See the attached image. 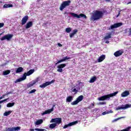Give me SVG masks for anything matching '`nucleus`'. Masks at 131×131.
Wrapping results in <instances>:
<instances>
[{"mask_svg":"<svg viewBox=\"0 0 131 131\" xmlns=\"http://www.w3.org/2000/svg\"><path fill=\"white\" fill-rule=\"evenodd\" d=\"M104 13L103 11L96 10L92 14L91 17V20L92 21H96V20H100L103 18Z\"/></svg>","mask_w":131,"mask_h":131,"instance_id":"1","label":"nucleus"},{"mask_svg":"<svg viewBox=\"0 0 131 131\" xmlns=\"http://www.w3.org/2000/svg\"><path fill=\"white\" fill-rule=\"evenodd\" d=\"M34 72V70L32 69L29 71L27 73H25L21 78H19L15 81V83H18V82H21V81H23V80H25L26 79L27 76H29V75H31Z\"/></svg>","mask_w":131,"mask_h":131,"instance_id":"2","label":"nucleus"},{"mask_svg":"<svg viewBox=\"0 0 131 131\" xmlns=\"http://www.w3.org/2000/svg\"><path fill=\"white\" fill-rule=\"evenodd\" d=\"M118 94V91H116L114 93H112L111 94L102 96L101 97L98 98V101H109L110 100V98H112V97H115Z\"/></svg>","mask_w":131,"mask_h":131,"instance_id":"3","label":"nucleus"},{"mask_svg":"<svg viewBox=\"0 0 131 131\" xmlns=\"http://www.w3.org/2000/svg\"><path fill=\"white\" fill-rule=\"evenodd\" d=\"M71 3V1H67L62 2L59 8V9L60 10V11H63V10H64V9L66 8V7H68V6H69V5H70Z\"/></svg>","mask_w":131,"mask_h":131,"instance_id":"4","label":"nucleus"},{"mask_svg":"<svg viewBox=\"0 0 131 131\" xmlns=\"http://www.w3.org/2000/svg\"><path fill=\"white\" fill-rule=\"evenodd\" d=\"M70 15L73 16V17H74V18H84L85 19H86V15L81 13L80 15H78L76 13L70 12Z\"/></svg>","mask_w":131,"mask_h":131,"instance_id":"5","label":"nucleus"},{"mask_svg":"<svg viewBox=\"0 0 131 131\" xmlns=\"http://www.w3.org/2000/svg\"><path fill=\"white\" fill-rule=\"evenodd\" d=\"M131 107V104H126L125 105H122L121 106H118L116 110H121L122 109L123 110H125V109H127V108H130Z\"/></svg>","mask_w":131,"mask_h":131,"instance_id":"6","label":"nucleus"},{"mask_svg":"<svg viewBox=\"0 0 131 131\" xmlns=\"http://www.w3.org/2000/svg\"><path fill=\"white\" fill-rule=\"evenodd\" d=\"M13 34H8L4 36L2 38H1V40H5L6 39L7 40H11V38L13 37Z\"/></svg>","mask_w":131,"mask_h":131,"instance_id":"7","label":"nucleus"},{"mask_svg":"<svg viewBox=\"0 0 131 131\" xmlns=\"http://www.w3.org/2000/svg\"><path fill=\"white\" fill-rule=\"evenodd\" d=\"M54 82H55V80H52L51 81H50V82H46L45 83L40 85L39 88H41V89H43L46 86H48V85H50V84H52V83H54Z\"/></svg>","mask_w":131,"mask_h":131,"instance_id":"8","label":"nucleus"},{"mask_svg":"<svg viewBox=\"0 0 131 131\" xmlns=\"http://www.w3.org/2000/svg\"><path fill=\"white\" fill-rule=\"evenodd\" d=\"M51 123H53V122H55L54 123H57L58 124H60V123H61L62 122V119L61 118H56L55 119H52L51 121H50Z\"/></svg>","mask_w":131,"mask_h":131,"instance_id":"9","label":"nucleus"},{"mask_svg":"<svg viewBox=\"0 0 131 131\" xmlns=\"http://www.w3.org/2000/svg\"><path fill=\"white\" fill-rule=\"evenodd\" d=\"M20 127H7L5 131H18L20 130Z\"/></svg>","mask_w":131,"mask_h":131,"instance_id":"10","label":"nucleus"},{"mask_svg":"<svg viewBox=\"0 0 131 131\" xmlns=\"http://www.w3.org/2000/svg\"><path fill=\"white\" fill-rule=\"evenodd\" d=\"M120 26H122V23L114 24V25H112L111 28H110L108 29L109 30H110V29H114V28H117L118 27H120Z\"/></svg>","mask_w":131,"mask_h":131,"instance_id":"11","label":"nucleus"},{"mask_svg":"<svg viewBox=\"0 0 131 131\" xmlns=\"http://www.w3.org/2000/svg\"><path fill=\"white\" fill-rule=\"evenodd\" d=\"M64 67H66V64L65 63L60 64L58 65L57 67V68H58L57 69L58 72H63L62 68H64Z\"/></svg>","mask_w":131,"mask_h":131,"instance_id":"12","label":"nucleus"},{"mask_svg":"<svg viewBox=\"0 0 131 131\" xmlns=\"http://www.w3.org/2000/svg\"><path fill=\"white\" fill-rule=\"evenodd\" d=\"M78 123V121H75L74 122H72L68 124L65 125L63 127V128H67V127H69V126H72V125H75V124H77Z\"/></svg>","mask_w":131,"mask_h":131,"instance_id":"13","label":"nucleus"},{"mask_svg":"<svg viewBox=\"0 0 131 131\" xmlns=\"http://www.w3.org/2000/svg\"><path fill=\"white\" fill-rule=\"evenodd\" d=\"M54 107H55V105H53V107L51 109L45 111V112L42 113L41 115H45V114H50V113L54 111Z\"/></svg>","mask_w":131,"mask_h":131,"instance_id":"14","label":"nucleus"},{"mask_svg":"<svg viewBox=\"0 0 131 131\" xmlns=\"http://www.w3.org/2000/svg\"><path fill=\"white\" fill-rule=\"evenodd\" d=\"M27 21H28V16L26 15L21 19V25H25Z\"/></svg>","mask_w":131,"mask_h":131,"instance_id":"15","label":"nucleus"},{"mask_svg":"<svg viewBox=\"0 0 131 131\" xmlns=\"http://www.w3.org/2000/svg\"><path fill=\"white\" fill-rule=\"evenodd\" d=\"M69 59H71V58L70 57H68L67 56L65 57H63V59H61L60 60H58L55 63V64L57 65V64H60V63H62V62H65V61H66V60H69Z\"/></svg>","mask_w":131,"mask_h":131,"instance_id":"16","label":"nucleus"},{"mask_svg":"<svg viewBox=\"0 0 131 131\" xmlns=\"http://www.w3.org/2000/svg\"><path fill=\"white\" fill-rule=\"evenodd\" d=\"M123 54V51L122 50H119L114 53V55L115 57H119Z\"/></svg>","mask_w":131,"mask_h":131,"instance_id":"17","label":"nucleus"},{"mask_svg":"<svg viewBox=\"0 0 131 131\" xmlns=\"http://www.w3.org/2000/svg\"><path fill=\"white\" fill-rule=\"evenodd\" d=\"M32 25H33V23H32V21L28 22L25 26L26 29H28V28H30V27H32Z\"/></svg>","mask_w":131,"mask_h":131,"instance_id":"18","label":"nucleus"},{"mask_svg":"<svg viewBox=\"0 0 131 131\" xmlns=\"http://www.w3.org/2000/svg\"><path fill=\"white\" fill-rule=\"evenodd\" d=\"M121 97L124 98V97H127L129 96V91H125L121 94Z\"/></svg>","mask_w":131,"mask_h":131,"instance_id":"19","label":"nucleus"},{"mask_svg":"<svg viewBox=\"0 0 131 131\" xmlns=\"http://www.w3.org/2000/svg\"><path fill=\"white\" fill-rule=\"evenodd\" d=\"M105 58H106V56L105 55H101L98 59V63H101V62H102V61H104L105 60Z\"/></svg>","mask_w":131,"mask_h":131,"instance_id":"20","label":"nucleus"},{"mask_svg":"<svg viewBox=\"0 0 131 131\" xmlns=\"http://www.w3.org/2000/svg\"><path fill=\"white\" fill-rule=\"evenodd\" d=\"M78 31L77 30V29H75V30H74L73 31V33H71L70 34V37L71 38H72V37L73 36H74V35H75V34H76V33H77V32H78Z\"/></svg>","mask_w":131,"mask_h":131,"instance_id":"21","label":"nucleus"},{"mask_svg":"<svg viewBox=\"0 0 131 131\" xmlns=\"http://www.w3.org/2000/svg\"><path fill=\"white\" fill-rule=\"evenodd\" d=\"M36 82H37V81L36 80L32 81L30 83L28 84V88H31V86H32L34 84H35Z\"/></svg>","mask_w":131,"mask_h":131,"instance_id":"22","label":"nucleus"},{"mask_svg":"<svg viewBox=\"0 0 131 131\" xmlns=\"http://www.w3.org/2000/svg\"><path fill=\"white\" fill-rule=\"evenodd\" d=\"M43 122V120H42V119H40L36 121L35 124H36V125H39V124H41Z\"/></svg>","mask_w":131,"mask_h":131,"instance_id":"23","label":"nucleus"},{"mask_svg":"<svg viewBox=\"0 0 131 131\" xmlns=\"http://www.w3.org/2000/svg\"><path fill=\"white\" fill-rule=\"evenodd\" d=\"M112 34L111 33H107L106 35L104 37V39H109V38H111Z\"/></svg>","mask_w":131,"mask_h":131,"instance_id":"24","label":"nucleus"},{"mask_svg":"<svg viewBox=\"0 0 131 131\" xmlns=\"http://www.w3.org/2000/svg\"><path fill=\"white\" fill-rule=\"evenodd\" d=\"M13 7V5L12 4H5L3 6V8L5 9H8V8H12Z\"/></svg>","mask_w":131,"mask_h":131,"instance_id":"25","label":"nucleus"},{"mask_svg":"<svg viewBox=\"0 0 131 131\" xmlns=\"http://www.w3.org/2000/svg\"><path fill=\"white\" fill-rule=\"evenodd\" d=\"M78 101V103H79V102H81V101H82V100H83V96L81 95L79 96L76 99Z\"/></svg>","mask_w":131,"mask_h":131,"instance_id":"26","label":"nucleus"},{"mask_svg":"<svg viewBox=\"0 0 131 131\" xmlns=\"http://www.w3.org/2000/svg\"><path fill=\"white\" fill-rule=\"evenodd\" d=\"M23 71V68L19 67L16 70V73H20V72H22Z\"/></svg>","mask_w":131,"mask_h":131,"instance_id":"27","label":"nucleus"},{"mask_svg":"<svg viewBox=\"0 0 131 131\" xmlns=\"http://www.w3.org/2000/svg\"><path fill=\"white\" fill-rule=\"evenodd\" d=\"M57 126V123H52L49 126V128H51L52 129L53 128H55V127H56Z\"/></svg>","mask_w":131,"mask_h":131,"instance_id":"28","label":"nucleus"},{"mask_svg":"<svg viewBox=\"0 0 131 131\" xmlns=\"http://www.w3.org/2000/svg\"><path fill=\"white\" fill-rule=\"evenodd\" d=\"M72 100H73V97H72V96H68L67 98L66 101L67 102H69V103H70V102H71Z\"/></svg>","mask_w":131,"mask_h":131,"instance_id":"29","label":"nucleus"},{"mask_svg":"<svg viewBox=\"0 0 131 131\" xmlns=\"http://www.w3.org/2000/svg\"><path fill=\"white\" fill-rule=\"evenodd\" d=\"M96 79H97V78L96 77H93L91 78L89 82H90V83H93V82H95V81H96Z\"/></svg>","mask_w":131,"mask_h":131,"instance_id":"30","label":"nucleus"},{"mask_svg":"<svg viewBox=\"0 0 131 131\" xmlns=\"http://www.w3.org/2000/svg\"><path fill=\"white\" fill-rule=\"evenodd\" d=\"M11 113H12V111H9L8 112H5L4 113V116H9V115H10V114H11Z\"/></svg>","mask_w":131,"mask_h":131,"instance_id":"31","label":"nucleus"},{"mask_svg":"<svg viewBox=\"0 0 131 131\" xmlns=\"http://www.w3.org/2000/svg\"><path fill=\"white\" fill-rule=\"evenodd\" d=\"M10 73H11V71L7 70V71H3V75H8V74H10Z\"/></svg>","mask_w":131,"mask_h":131,"instance_id":"32","label":"nucleus"},{"mask_svg":"<svg viewBox=\"0 0 131 131\" xmlns=\"http://www.w3.org/2000/svg\"><path fill=\"white\" fill-rule=\"evenodd\" d=\"M14 105H15L14 102H12V103L9 102L8 104H7V107H8V108H10V107H13Z\"/></svg>","mask_w":131,"mask_h":131,"instance_id":"33","label":"nucleus"},{"mask_svg":"<svg viewBox=\"0 0 131 131\" xmlns=\"http://www.w3.org/2000/svg\"><path fill=\"white\" fill-rule=\"evenodd\" d=\"M110 113H113V112L112 110L107 112H104L102 113V115H106V114H109Z\"/></svg>","mask_w":131,"mask_h":131,"instance_id":"34","label":"nucleus"},{"mask_svg":"<svg viewBox=\"0 0 131 131\" xmlns=\"http://www.w3.org/2000/svg\"><path fill=\"white\" fill-rule=\"evenodd\" d=\"M71 30H72L71 28H67L66 29V32H67V33H69L71 32Z\"/></svg>","mask_w":131,"mask_h":131,"instance_id":"35","label":"nucleus"},{"mask_svg":"<svg viewBox=\"0 0 131 131\" xmlns=\"http://www.w3.org/2000/svg\"><path fill=\"white\" fill-rule=\"evenodd\" d=\"M78 103H79L78 101L76 100L72 102L71 104V105H77Z\"/></svg>","mask_w":131,"mask_h":131,"instance_id":"36","label":"nucleus"},{"mask_svg":"<svg viewBox=\"0 0 131 131\" xmlns=\"http://www.w3.org/2000/svg\"><path fill=\"white\" fill-rule=\"evenodd\" d=\"M36 92V90L33 89L29 92V94H34V93H35Z\"/></svg>","mask_w":131,"mask_h":131,"instance_id":"37","label":"nucleus"},{"mask_svg":"<svg viewBox=\"0 0 131 131\" xmlns=\"http://www.w3.org/2000/svg\"><path fill=\"white\" fill-rule=\"evenodd\" d=\"M35 130L36 131H45V129L35 128Z\"/></svg>","mask_w":131,"mask_h":131,"instance_id":"38","label":"nucleus"},{"mask_svg":"<svg viewBox=\"0 0 131 131\" xmlns=\"http://www.w3.org/2000/svg\"><path fill=\"white\" fill-rule=\"evenodd\" d=\"M5 26V24L3 23H0V28H2V27H4Z\"/></svg>","mask_w":131,"mask_h":131,"instance_id":"39","label":"nucleus"},{"mask_svg":"<svg viewBox=\"0 0 131 131\" xmlns=\"http://www.w3.org/2000/svg\"><path fill=\"white\" fill-rule=\"evenodd\" d=\"M105 104H106V102H100L99 103V105H105Z\"/></svg>","mask_w":131,"mask_h":131,"instance_id":"40","label":"nucleus"},{"mask_svg":"<svg viewBox=\"0 0 131 131\" xmlns=\"http://www.w3.org/2000/svg\"><path fill=\"white\" fill-rule=\"evenodd\" d=\"M121 118H125V117H123L121 118H118L114 120V121H117V120H119V119H121Z\"/></svg>","mask_w":131,"mask_h":131,"instance_id":"41","label":"nucleus"},{"mask_svg":"<svg viewBox=\"0 0 131 131\" xmlns=\"http://www.w3.org/2000/svg\"><path fill=\"white\" fill-rule=\"evenodd\" d=\"M72 92H73L74 93H77L78 91L77 90H76V89L74 88L72 89Z\"/></svg>","mask_w":131,"mask_h":131,"instance_id":"42","label":"nucleus"},{"mask_svg":"<svg viewBox=\"0 0 131 131\" xmlns=\"http://www.w3.org/2000/svg\"><path fill=\"white\" fill-rule=\"evenodd\" d=\"M13 94V92H7V93H6V95H10V94Z\"/></svg>","mask_w":131,"mask_h":131,"instance_id":"43","label":"nucleus"},{"mask_svg":"<svg viewBox=\"0 0 131 131\" xmlns=\"http://www.w3.org/2000/svg\"><path fill=\"white\" fill-rule=\"evenodd\" d=\"M5 98V95H2V97H0V100H2V99H4Z\"/></svg>","mask_w":131,"mask_h":131,"instance_id":"44","label":"nucleus"},{"mask_svg":"<svg viewBox=\"0 0 131 131\" xmlns=\"http://www.w3.org/2000/svg\"><path fill=\"white\" fill-rule=\"evenodd\" d=\"M9 98H8L4 99V100H3V102H6V101H8V100H9Z\"/></svg>","mask_w":131,"mask_h":131,"instance_id":"45","label":"nucleus"},{"mask_svg":"<svg viewBox=\"0 0 131 131\" xmlns=\"http://www.w3.org/2000/svg\"><path fill=\"white\" fill-rule=\"evenodd\" d=\"M9 98H8L4 99V100H3V102H6V101H8V100H9Z\"/></svg>","mask_w":131,"mask_h":131,"instance_id":"46","label":"nucleus"},{"mask_svg":"<svg viewBox=\"0 0 131 131\" xmlns=\"http://www.w3.org/2000/svg\"><path fill=\"white\" fill-rule=\"evenodd\" d=\"M129 35H131V29H129Z\"/></svg>","mask_w":131,"mask_h":131,"instance_id":"47","label":"nucleus"},{"mask_svg":"<svg viewBox=\"0 0 131 131\" xmlns=\"http://www.w3.org/2000/svg\"><path fill=\"white\" fill-rule=\"evenodd\" d=\"M58 46H59V47H62V45L60 43H58Z\"/></svg>","mask_w":131,"mask_h":131,"instance_id":"48","label":"nucleus"},{"mask_svg":"<svg viewBox=\"0 0 131 131\" xmlns=\"http://www.w3.org/2000/svg\"><path fill=\"white\" fill-rule=\"evenodd\" d=\"M129 4H131V0L128 3H127V5H129Z\"/></svg>","mask_w":131,"mask_h":131,"instance_id":"49","label":"nucleus"},{"mask_svg":"<svg viewBox=\"0 0 131 131\" xmlns=\"http://www.w3.org/2000/svg\"><path fill=\"white\" fill-rule=\"evenodd\" d=\"M2 103H4V100L0 101V104H2Z\"/></svg>","mask_w":131,"mask_h":131,"instance_id":"50","label":"nucleus"},{"mask_svg":"<svg viewBox=\"0 0 131 131\" xmlns=\"http://www.w3.org/2000/svg\"><path fill=\"white\" fill-rule=\"evenodd\" d=\"M119 15H120V11L119 12V13H118V15L117 16V17H118V16H119Z\"/></svg>","mask_w":131,"mask_h":131,"instance_id":"51","label":"nucleus"},{"mask_svg":"<svg viewBox=\"0 0 131 131\" xmlns=\"http://www.w3.org/2000/svg\"><path fill=\"white\" fill-rule=\"evenodd\" d=\"M105 43H109V41H108V40L106 41Z\"/></svg>","mask_w":131,"mask_h":131,"instance_id":"52","label":"nucleus"},{"mask_svg":"<svg viewBox=\"0 0 131 131\" xmlns=\"http://www.w3.org/2000/svg\"><path fill=\"white\" fill-rule=\"evenodd\" d=\"M30 131H34V129H30Z\"/></svg>","mask_w":131,"mask_h":131,"instance_id":"53","label":"nucleus"},{"mask_svg":"<svg viewBox=\"0 0 131 131\" xmlns=\"http://www.w3.org/2000/svg\"><path fill=\"white\" fill-rule=\"evenodd\" d=\"M92 105L93 107H94V106H95V103H92Z\"/></svg>","mask_w":131,"mask_h":131,"instance_id":"54","label":"nucleus"},{"mask_svg":"<svg viewBox=\"0 0 131 131\" xmlns=\"http://www.w3.org/2000/svg\"><path fill=\"white\" fill-rule=\"evenodd\" d=\"M3 96H5H5H8V95H7V93H6V94L3 95Z\"/></svg>","mask_w":131,"mask_h":131,"instance_id":"55","label":"nucleus"},{"mask_svg":"<svg viewBox=\"0 0 131 131\" xmlns=\"http://www.w3.org/2000/svg\"><path fill=\"white\" fill-rule=\"evenodd\" d=\"M105 2H110V0H105Z\"/></svg>","mask_w":131,"mask_h":131,"instance_id":"56","label":"nucleus"},{"mask_svg":"<svg viewBox=\"0 0 131 131\" xmlns=\"http://www.w3.org/2000/svg\"><path fill=\"white\" fill-rule=\"evenodd\" d=\"M2 34H3V33L0 34V36L2 35Z\"/></svg>","mask_w":131,"mask_h":131,"instance_id":"57","label":"nucleus"},{"mask_svg":"<svg viewBox=\"0 0 131 131\" xmlns=\"http://www.w3.org/2000/svg\"><path fill=\"white\" fill-rule=\"evenodd\" d=\"M64 14H67V12H65Z\"/></svg>","mask_w":131,"mask_h":131,"instance_id":"58","label":"nucleus"}]
</instances>
